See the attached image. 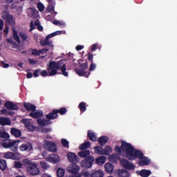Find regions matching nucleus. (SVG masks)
I'll list each match as a JSON object with an SVG mask.
<instances>
[{"label": "nucleus", "instance_id": "f257e3e1", "mask_svg": "<svg viewBox=\"0 0 177 177\" xmlns=\"http://www.w3.org/2000/svg\"><path fill=\"white\" fill-rule=\"evenodd\" d=\"M115 151L122 157H125V158H128L130 160L138 158V165L140 167L150 165L151 162L148 157L144 156L143 152L140 149H135V147L131 143L125 141L121 142L120 147H115Z\"/></svg>", "mask_w": 177, "mask_h": 177}, {"label": "nucleus", "instance_id": "f03ea898", "mask_svg": "<svg viewBox=\"0 0 177 177\" xmlns=\"http://www.w3.org/2000/svg\"><path fill=\"white\" fill-rule=\"evenodd\" d=\"M64 62V61L63 59H60L57 62L55 61H50L47 68V71H50L49 74L46 70H44L40 72V75H41V77H53V75H56V74H57V70H61L62 75H64V77H68V73L66 71L67 68L66 67V64H63Z\"/></svg>", "mask_w": 177, "mask_h": 177}, {"label": "nucleus", "instance_id": "7ed1b4c3", "mask_svg": "<svg viewBox=\"0 0 177 177\" xmlns=\"http://www.w3.org/2000/svg\"><path fill=\"white\" fill-rule=\"evenodd\" d=\"M22 162L24 164V165H27L26 169L29 175H32V176L39 175V169L38 168V165H37L35 162H32L29 159H24L22 160Z\"/></svg>", "mask_w": 177, "mask_h": 177}, {"label": "nucleus", "instance_id": "20e7f679", "mask_svg": "<svg viewBox=\"0 0 177 177\" xmlns=\"http://www.w3.org/2000/svg\"><path fill=\"white\" fill-rule=\"evenodd\" d=\"M88 62L86 61L85 63H82L80 64V68L81 69H75V73L79 75L80 77H85L86 78H88L89 75H91L90 72H86L85 70L88 68Z\"/></svg>", "mask_w": 177, "mask_h": 177}, {"label": "nucleus", "instance_id": "39448f33", "mask_svg": "<svg viewBox=\"0 0 177 177\" xmlns=\"http://www.w3.org/2000/svg\"><path fill=\"white\" fill-rule=\"evenodd\" d=\"M95 162V158L93 156H89L86 158L84 160L81 161V167L82 168H91Z\"/></svg>", "mask_w": 177, "mask_h": 177}, {"label": "nucleus", "instance_id": "423d86ee", "mask_svg": "<svg viewBox=\"0 0 177 177\" xmlns=\"http://www.w3.org/2000/svg\"><path fill=\"white\" fill-rule=\"evenodd\" d=\"M44 147L48 150V151H52L53 153L57 151L56 144L52 141H46L44 144Z\"/></svg>", "mask_w": 177, "mask_h": 177}, {"label": "nucleus", "instance_id": "0eeeda50", "mask_svg": "<svg viewBox=\"0 0 177 177\" xmlns=\"http://www.w3.org/2000/svg\"><path fill=\"white\" fill-rule=\"evenodd\" d=\"M17 141L10 140V139L3 140L1 142V145L4 149H10V147H15Z\"/></svg>", "mask_w": 177, "mask_h": 177}, {"label": "nucleus", "instance_id": "6e6552de", "mask_svg": "<svg viewBox=\"0 0 177 177\" xmlns=\"http://www.w3.org/2000/svg\"><path fill=\"white\" fill-rule=\"evenodd\" d=\"M120 165L123 167V168H125V169H129V171L135 169V165L126 159H122L120 160Z\"/></svg>", "mask_w": 177, "mask_h": 177}, {"label": "nucleus", "instance_id": "1a4fd4ad", "mask_svg": "<svg viewBox=\"0 0 177 177\" xmlns=\"http://www.w3.org/2000/svg\"><path fill=\"white\" fill-rule=\"evenodd\" d=\"M39 44L41 46H48L47 49L53 50V42L46 37L44 40L40 41Z\"/></svg>", "mask_w": 177, "mask_h": 177}, {"label": "nucleus", "instance_id": "9d476101", "mask_svg": "<svg viewBox=\"0 0 177 177\" xmlns=\"http://www.w3.org/2000/svg\"><path fill=\"white\" fill-rule=\"evenodd\" d=\"M66 157L70 162L75 163L80 162V158H78V156L75 155V153L68 152Z\"/></svg>", "mask_w": 177, "mask_h": 177}, {"label": "nucleus", "instance_id": "9b49d317", "mask_svg": "<svg viewBox=\"0 0 177 177\" xmlns=\"http://www.w3.org/2000/svg\"><path fill=\"white\" fill-rule=\"evenodd\" d=\"M29 116L35 120H39L41 117H44V111H32L29 113Z\"/></svg>", "mask_w": 177, "mask_h": 177}, {"label": "nucleus", "instance_id": "f8f14e48", "mask_svg": "<svg viewBox=\"0 0 177 177\" xmlns=\"http://www.w3.org/2000/svg\"><path fill=\"white\" fill-rule=\"evenodd\" d=\"M68 172H71V174L77 175V174H78V171H80V166L76 163H73L68 167Z\"/></svg>", "mask_w": 177, "mask_h": 177}, {"label": "nucleus", "instance_id": "ddd939ff", "mask_svg": "<svg viewBox=\"0 0 177 177\" xmlns=\"http://www.w3.org/2000/svg\"><path fill=\"white\" fill-rule=\"evenodd\" d=\"M4 107L7 109V110H19V106L17 104L10 102V101H7L4 104Z\"/></svg>", "mask_w": 177, "mask_h": 177}, {"label": "nucleus", "instance_id": "4468645a", "mask_svg": "<svg viewBox=\"0 0 177 177\" xmlns=\"http://www.w3.org/2000/svg\"><path fill=\"white\" fill-rule=\"evenodd\" d=\"M23 106L26 111H30L31 113L37 110V106L30 102H24Z\"/></svg>", "mask_w": 177, "mask_h": 177}, {"label": "nucleus", "instance_id": "2eb2a0df", "mask_svg": "<svg viewBox=\"0 0 177 177\" xmlns=\"http://www.w3.org/2000/svg\"><path fill=\"white\" fill-rule=\"evenodd\" d=\"M59 117L57 114V109H53L51 112L46 115V119L49 121L50 120H56Z\"/></svg>", "mask_w": 177, "mask_h": 177}, {"label": "nucleus", "instance_id": "dca6fc26", "mask_svg": "<svg viewBox=\"0 0 177 177\" xmlns=\"http://www.w3.org/2000/svg\"><path fill=\"white\" fill-rule=\"evenodd\" d=\"M21 122L24 124V125H25L26 128H27L30 132H32V131H34V126L28 120L24 119L21 120Z\"/></svg>", "mask_w": 177, "mask_h": 177}, {"label": "nucleus", "instance_id": "f3484780", "mask_svg": "<svg viewBox=\"0 0 177 177\" xmlns=\"http://www.w3.org/2000/svg\"><path fill=\"white\" fill-rule=\"evenodd\" d=\"M47 160L49 161V162H53V164H56V162L60 161V158L57 155L50 154L47 158Z\"/></svg>", "mask_w": 177, "mask_h": 177}, {"label": "nucleus", "instance_id": "a211bd4d", "mask_svg": "<svg viewBox=\"0 0 177 177\" xmlns=\"http://www.w3.org/2000/svg\"><path fill=\"white\" fill-rule=\"evenodd\" d=\"M37 122L39 127H46V125H50L52 124V122L50 120H48L46 119H37Z\"/></svg>", "mask_w": 177, "mask_h": 177}, {"label": "nucleus", "instance_id": "6ab92c4d", "mask_svg": "<svg viewBox=\"0 0 177 177\" xmlns=\"http://www.w3.org/2000/svg\"><path fill=\"white\" fill-rule=\"evenodd\" d=\"M105 171L107 174H111L114 171V165L113 164L108 162L104 165Z\"/></svg>", "mask_w": 177, "mask_h": 177}, {"label": "nucleus", "instance_id": "aec40b11", "mask_svg": "<svg viewBox=\"0 0 177 177\" xmlns=\"http://www.w3.org/2000/svg\"><path fill=\"white\" fill-rule=\"evenodd\" d=\"M87 138L89 139V140H91V142H97V138L96 137V135L93 131H91V130H88L87 132Z\"/></svg>", "mask_w": 177, "mask_h": 177}, {"label": "nucleus", "instance_id": "412c9836", "mask_svg": "<svg viewBox=\"0 0 177 177\" xmlns=\"http://www.w3.org/2000/svg\"><path fill=\"white\" fill-rule=\"evenodd\" d=\"M19 149L21 151H31L32 145L31 144H23Z\"/></svg>", "mask_w": 177, "mask_h": 177}, {"label": "nucleus", "instance_id": "4be33fe9", "mask_svg": "<svg viewBox=\"0 0 177 177\" xmlns=\"http://www.w3.org/2000/svg\"><path fill=\"white\" fill-rule=\"evenodd\" d=\"M91 155V151L88 149H84V151L78 152L79 157H81L82 158H86L89 157Z\"/></svg>", "mask_w": 177, "mask_h": 177}, {"label": "nucleus", "instance_id": "5701e85b", "mask_svg": "<svg viewBox=\"0 0 177 177\" xmlns=\"http://www.w3.org/2000/svg\"><path fill=\"white\" fill-rule=\"evenodd\" d=\"M97 142L98 143H100V146H105L106 143L109 142V137L106 136H102L99 138Z\"/></svg>", "mask_w": 177, "mask_h": 177}, {"label": "nucleus", "instance_id": "b1692460", "mask_svg": "<svg viewBox=\"0 0 177 177\" xmlns=\"http://www.w3.org/2000/svg\"><path fill=\"white\" fill-rule=\"evenodd\" d=\"M10 133L15 138H20L21 136V131L16 128H12L10 129Z\"/></svg>", "mask_w": 177, "mask_h": 177}, {"label": "nucleus", "instance_id": "393cba45", "mask_svg": "<svg viewBox=\"0 0 177 177\" xmlns=\"http://www.w3.org/2000/svg\"><path fill=\"white\" fill-rule=\"evenodd\" d=\"M10 119L8 118H0V125L5 127V125H10Z\"/></svg>", "mask_w": 177, "mask_h": 177}, {"label": "nucleus", "instance_id": "a878e982", "mask_svg": "<svg viewBox=\"0 0 177 177\" xmlns=\"http://www.w3.org/2000/svg\"><path fill=\"white\" fill-rule=\"evenodd\" d=\"M7 42H8V44H10V45H13V48H17V50H16L15 52H20V50H21V47L20 46H18L17 43L13 41V39H8Z\"/></svg>", "mask_w": 177, "mask_h": 177}, {"label": "nucleus", "instance_id": "bb28decb", "mask_svg": "<svg viewBox=\"0 0 177 177\" xmlns=\"http://www.w3.org/2000/svg\"><path fill=\"white\" fill-rule=\"evenodd\" d=\"M3 20H5L6 23H8V24H10V26H15V24H16V22L15 21V18H13V15H10L9 17Z\"/></svg>", "mask_w": 177, "mask_h": 177}, {"label": "nucleus", "instance_id": "cd10ccee", "mask_svg": "<svg viewBox=\"0 0 177 177\" xmlns=\"http://www.w3.org/2000/svg\"><path fill=\"white\" fill-rule=\"evenodd\" d=\"M3 20H5L6 23H8V24H10V26H15V24H16V22L15 21V18H13V15H10L9 17Z\"/></svg>", "mask_w": 177, "mask_h": 177}, {"label": "nucleus", "instance_id": "c85d7f7f", "mask_svg": "<svg viewBox=\"0 0 177 177\" xmlns=\"http://www.w3.org/2000/svg\"><path fill=\"white\" fill-rule=\"evenodd\" d=\"M94 151L96 154H99L100 156H104V149L100 146H95L94 147Z\"/></svg>", "mask_w": 177, "mask_h": 177}, {"label": "nucleus", "instance_id": "c756f323", "mask_svg": "<svg viewBox=\"0 0 177 177\" xmlns=\"http://www.w3.org/2000/svg\"><path fill=\"white\" fill-rule=\"evenodd\" d=\"M19 35L21 39V41H23L24 42H28V35H27L26 32H24L23 31H21L19 32Z\"/></svg>", "mask_w": 177, "mask_h": 177}, {"label": "nucleus", "instance_id": "7c9ffc66", "mask_svg": "<svg viewBox=\"0 0 177 177\" xmlns=\"http://www.w3.org/2000/svg\"><path fill=\"white\" fill-rule=\"evenodd\" d=\"M104 176V173L102 170H97L91 174V177H103Z\"/></svg>", "mask_w": 177, "mask_h": 177}, {"label": "nucleus", "instance_id": "2f4dec72", "mask_svg": "<svg viewBox=\"0 0 177 177\" xmlns=\"http://www.w3.org/2000/svg\"><path fill=\"white\" fill-rule=\"evenodd\" d=\"M106 157L101 156L95 159L96 164H98V165H102V164H104L106 162Z\"/></svg>", "mask_w": 177, "mask_h": 177}, {"label": "nucleus", "instance_id": "473e14b6", "mask_svg": "<svg viewBox=\"0 0 177 177\" xmlns=\"http://www.w3.org/2000/svg\"><path fill=\"white\" fill-rule=\"evenodd\" d=\"M48 8H47L48 12H49V13H52L55 12V6L56 5V2H48Z\"/></svg>", "mask_w": 177, "mask_h": 177}, {"label": "nucleus", "instance_id": "72a5a7b5", "mask_svg": "<svg viewBox=\"0 0 177 177\" xmlns=\"http://www.w3.org/2000/svg\"><path fill=\"white\" fill-rule=\"evenodd\" d=\"M78 109L80 113H85L86 111V102H82L79 104Z\"/></svg>", "mask_w": 177, "mask_h": 177}, {"label": "nucleus", "instance_id": "f704fd0d", "mask_svg": "<svg viewBox=\"0 0 177 177\" xmlns=\"http://www.w3.org/2000/svg\"><path fill=\"white\" fill-rule=\"evenodd\" d=\"M140 175L142 177H149L151 175V171L150 170L142 169L140 172Z\"/></svg>", "mask_w": 177, "mask_h": 177}, {"label": "nucleus", "instance_id": "c9c22d12", "mask_svg": "<svg viewBox=\"0 0 177 177\" xmlns=\"http://www.w3.org/2000/svg\"><path fill=\"white\" fill-rule=\"evenodd\" d=\"M91 147V142L89 141H87L86 142L82 143L79 149L80 150H86V149H89Z\"/></svg>", "mask_w": 177, "mask_h": 177}, {"label": "nucleus", "instance_id": "e433bc0d", "mask_svg": "<svg viewBox=\"0 0 177 177\" xmlns=\"http://www.w3.org/2000/svg\"><path fill=\"white\" fill-rule=\"evenodd\" d=\"M119 177H129V172L124 169L119 170L118 171Z\"/></svg>", "mask_w": 177, "mask_h": 177}, {"label": "nucleus", "instance_id": "4c0bfd02", "mask_svg": "<svg viewBox=\"0 0 177 177\" xmlns=\"http://www.w3.org/2000/svg\"><path fill=\"white\" fill-rule=\"evenodd\" d=\"M8 168V164L6 163V160L3 159H0V169L1 171H5Z\"/></svg>", "mask_w": 177, "mask_h": 177}, {"label": "nucleus", "instance_id": "58836bf2", "mask_svg": "<svg viewBox=\"0 0 177 177\" xmlns=\"http://www.w3.org/2000/svg\"><path fill=\"white\" fill-rule=\"evenodd\" d=\"M12 34H13V38L17 42V44H20V36H19V34L17 33V31L16 30H12Z\"/></svg>", "mask_w": 177, "mask_h": 177}, {"label": "nucleus", "instance_id": "ea45409f", "mask_svg": "<svg viewBox=\"0 0 177 177\" xmlns=\"http://www.w3.org/2000/svg\"><path fill=\"white\" fill-rule=\"evenodd\" d=\"M57 113L61 115H64V114L67 113V108L62 107L59 109H57Z\"/></svg>", "mask_w": 177, "mask_h": 177}, {"label": "nucleus", "instance_id": "a19ab883", "mask_svg": "<svg viewBox=\"0 0 177 177\" xmlns=\"http://www.w3.org/2000/svg\"><path fill=\"white\" fill-rule=\"evenodd\" d=\"M66 173V171H64L62 168H59L57 170V177H64V174Z\"/></svg>", "mask_w": 177, "mask_h": 177}, {"label": "nucleus", "instance_id": "79ce46f5", "mask_svg": "<svg viewBox=\"0 0 177 177\" xmlns=\"http://www.w3.org/2000/svg\"><path fill=\"white\" fill-rule=\"evenodd\" d=\"M1 113L3 115H13V114H15V113L10 111H8L6 109H1Z\"/></svg>", "mask_w": 177, "mask_h": 177}, {"label": "nucleus", "instance_id": "37998d69", "mask_svg": "<svg viewBox=\"0 0 177 177\" xmlns=\"http://www.w3.org/2000/svg\"><path fill=\"white\" fill-rule=\"evenodd\" d=\"M111 147L109 145H106L104 149V156H109L111 153Z\"/></svg>", "mask_w": 177, "mask_h": 177}, {"label": "nucleus", "instance_id": "c03bdc74", "mask_svg": "<svg viewBox=\"0 0 177 177\" xmlns=\"http://www.w3.org/2000/svg\"><path fill=\"white\" fill-rule=\"evenodd\" d=\"M0 138H2L3 139H9L10 136H9V133H6V131H0Z\"/></svg>", "mask_w": 177, "mask_h": 177}, {"label": "nucleus", "instance_id": "a18cd8bd", "mask_svg": "<svg viewBox=\"0 0 177 177\" xmlns=\"http://www.w3.org/2000/svg\"><path fill=\"white\" fill-rule=\"evenodd\" d=\"M11 160H20V154L17 152H12Z\"/></svg>", "mask_w": 177, "mask_h": 177}, {"label": "nucleus", "instance_id": "49530a36", "mask_svg": "<svg viewBox=\"0 0 177 177\" xmlns=\"http://www.w3.org/2000/svg\"><path fill=\"white\" fill-rule=\"evenodd\" d=\"M10 15L9 14V12L8 10H3L1 14V17L3 20L6 19L8 17H9Z\"/></svg>", "mask_w": 177, "mask_h": 177}, {"label": "nucleus", "instance_id": "de8ad7c7", "mask_svg": "<svg viewBox=\"0 0 177 177\" xmlns=\"http://www.w3.org/2000/svg\"><path fill=\"white\" fill-rule=\"evenodd\" d=\"M40 165L43 169H47V168H49V165L44 160L41 162Z\"/></svg>", "mask_w": 177, "mask_h": 177}, {"label": "nucleus", "instance_id": "09e8293b", "mask_svg": "<svg viewBox=\"0 0 177 177\" xmlns=\"http://www.w3.org/2000/svg\"><path fill=\"white\" fill-rule=\"evenodd\" d=\"M37 8L39 12H44V10H45V6L42 3H37Z\"/></svg>", "mask_w": 177, "mask_h": 177}, {"label": "nucleus", "instance_id": "8fccbe9b", "mask_svg": "<svg viewBox=\"0 0 177 177\" xmlns=\"http://www.w3.org/2000/svg\"><path fill=\"white\" fill-rule=\"evenodd\" d=\"M15 168H23V163L19 161H15L14 163Z\"/></svg>", "mask_w": 177, "mask_h": 177}, {"label": "nucleus", "instance_id": "3c124183", "mask_svg": "<svg viewBox=\"0 0 177 177\" xmlns=\"http://www.w3.org/2000/svg\"><path fill=\"white\" fill-rule=\"evenodd\" d=\"M31 54L33 55L34 56H39V50H38L35 48H32Z\"/></svg>", "mask_w": 177, "mask_h": 177}, {"label": "nucleus", "instance_id": "603ef678", "mask_svg": "<svg viewBox=\"0 0 177 177\" xmlns=\"http://www.w3.org/2000/svg\"><path fill=\"white\" fill-rule=\"evenodd\" d=\"M61 142L64 147H68L69 142L66 139H62Z\"/></svg>", "mask_w": 177, "mask_h": 177}, {"label": "nucleus", "instance_id": "864d4df0", "mask_svg": "<svg viewBox=\"0 0 177 177\" xmlns=\"http://www.w3.org/2000/svg\"><path fill=\"white\" fill-rule=\"evenodd\" d=\"M4 158H6L7 160H12V152H6L5 154H4Z\"/></svg>", "mask_w": 177, "mask_h": 177}, {"label": "nucleus", "instance_id": "5fc2aeb1", "mask_svg": "<svg viewBox=\"0 0 177 177\" xmlns=\"http://www.w3.org/2000/svg\"><path fill=\"white\" fill-rule=\"evenodd\" d=\"M41 69H37V70H35L34 72H33V76L37 78V77H39V73H41Z\"/></svg>", "mask_w": 177, "mask_h": 177}, {"label": "nucleus", "instance_id": "6e6d98bb", "mask_svg": "<svg viewBox=\"0 0 177 177\" xmlns=\"http://www.w3.org/2000/svg\"><path fill=\"white\" fill-rule=\"evenodd\" d=\"M28 62L31 66H35L37 63V60H34V59L32 58L28 59Z\"/></svg>", "mask_w": 177, "mask_h": 177}, {"label": "nucleus", "instance_id": "4d7b16f0", "mask_svg": "<svg viewBox=\"0 0 177 177\" xmlns=\"http://www.w3.org/2000/svg\"><path fill=\"white\" fill-rule=\"evenodd\" d=\"M49 50H50L49 48H43L39 50V54L44 55V53H46V52H49Z\"/></svg>", "mask_w": 177, "mask_h": 177}, {"label": "nucleus", "instance_id": "13d9d810", "mask_svg": "<svg viewBox=\"0 0 177 177\" xmlns=\"http://www.w3.org/2000/svg\"><path fill=\"white\" fill-rule=\"evenodd\" d=\"M88 61L93 63V54L88 53L87 57Z\"/></svg>", "mask_w": 177, "mask_h": 177}, {"label": "nucleus", "instance_id": "bf43d9fd", "mask_svg": "<svg viewBox=\"0 0 177 177\" xmlns=\"http://www.w3.org/2000/svg\"><path fill=\"white\" fill-rule=\"evenodd\" d=\"M41 131L43 132V133H49V132H50V129L46 128V127H43L41 129Z\"/></svg>", "mask_w": 177, "mask_h": 177}, {"label": "nucleus", "instance_id": "052dcab7", "mask_svg": "<svg viewBox=\"0 0 177 177\" xmlns=\"http://www.w3.org/2000/svg\"><path fill=\"white\" fill-rule=\"evenodd\" d=\"M95 68H96V65L95 64H93V62H91L90 67H89L90 71H95Z\"/></svg>", "mask_w": 177, "mask_h": 177}, {"label": "nucleus", "instance_id": "680f3d73", "mask_svg": "<svg viewBox=\"0 0 177 177\" xmlns=\"http://www.w3.org/2000/svg\"><path fill=\"white\" fill-rule=\"evenodd\" d=\"M82 175L84 177H92V174H91V173H89V171H84V172L82 173Z\"/></svg>", "mask_w": 177, "mask_h": 177}, {"label": "nucleus", "instance_id": "e2e57ef3", "mask_svg": "<svg viewBox=\"0 0 177 177\" xmlns=\"http://www.w3.org/2000/svg\"><path fill=\"white\" fill-rule=\"evenodd\" d=\"M53 23L55 26H64V24H62V22H60V21H58V20H55V21H53Z\"/></svg>", "mask_w": 177, "mask_h": 177}, {"label": "nucleus", "instance_id": "0e129e2a", "mask_svg": "<svg viewBox=\"0 0 177 177\" xmlns=\"http://www.w3.org/2000/svg\"><path fill=\"white\" fill-rule=\"evenodd\" d=\"M1 66H3V68H8L9 67V64L5 63V61L1 62Z\"/></svg>", "mask_w": 177, "mask_h": 177}, {"label": "nucleus", "instance_id": "69168bd1", "mask_svg": "<svg viewBox=\"0 0 177 177\" xmlns=\"http://www.w3.org/2000/svg\"><path fill=\"white\" fill-rule=\"evenodd\" d=\"M30 30H29V31H32V30H35V26H34V21H31L30 22Z\"/></svg>", "mask_w": 177, "mask_h": 177}, {"label": "nucleus", "instance_id": "338daca9", "mask_svg": "<svg viewBox=\"0 0 177 177\" xmlns=\"http://www.w3.org/2000/svg\"><path fill=\"white\" fill-rule=\"evenodd\" d=\"M96 49H97V45H96V44H93V45L91 46V50H92L93 52H95V50H96Z\"/></svg>", "mask_w": 177, "mask_h": 177}, {"label": "nucleus", "instance_id": "774afa93", "mask_svg": "<svg viewBox=\"0 0 177 177\" xmlns=\"http://www.w3.org/2000/svg\"><path fill=\"white\" fill-rule=\"evenodd\" d=\"M84 48V46L77 45L76 46V50L79 52V50H82V48Z\"/></svg>", "mask_w": 177, "mask_h": 177}]
</instances>
